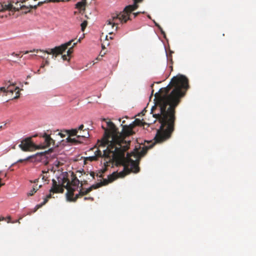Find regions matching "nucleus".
<instances>
[{"label":"nucleus","mask_w":256,"mask_h":256,"mask_svg":"<svg viewBox=\"0 0 256 256\" xmlns=\"http://www.w3.org/2000/svg\"><path fill=\"white\" fill-rule=\"evenodd\" d=\"M80 39H78L76 42H75V40H72L69 42L65 43L64 44H62L58 46H56L54 48H48L44 52L45 53L48 54H52V58H56L58 54H62L68 48V46L72 45V46L71 48H70L67 51V56H70L73 52V48L76 46L78 42H80Z\"/></svg>","instance_id":"423d86ee"},{"label":"nucleus","mask_w":256,"mask_h":256,"mask_svg":"<svg viewBox=\"0 0 256 256\" xmlns=\"http://www.w3.org/2000/svg\"><path fill=\"white\" fill-rule=\"evenodd\" d=\"M104 135H105V133L104 134ZM104 136L103 138L101 140L100 144V146H106V150H103V152H104L103 154L102 155V152L101 150H97L95 152H94L95 155L98 158L103 157V158H104L103 162H104V159H105V156H104V151L107 150H108V144H106L104 142L103 140H104Z\"/></svg>","instance_id":"9d476101"},{"label":"nucleus","mask_w":256,"mask_h":256,"mask_svg":"<svg viewBox=\"0 0 256 256\" xmlns=\"http://www.w3.org/2000/svg\"><path fill=\"white\" fill-rule=\"evenodd\" d=\"M84 126L83 124H81L79 126L78 128H77L78 130V132L80 131V132H82V130H84Z\"/></svg>","instance_id":"b1692460"},{"label":"nucleus","mask_w":256,"mask_h":256,"mask_svg":"<svg viewBox=\"0 0 256 256\" xmlns=\"http://www.w3.org/2000/svg\"><path fill=\"white\" fill-rule=\"evenodd\" d=\"M66 186H70V182L67 178L64 177L62 180V184H57L54 179L52 180V186L50 189V192L52 193H62Z\"/></svg>","instance_id":"0eeeda50"},{"label":"nucleus","mask_w":256,"mask_h":256,"mask_svg":"<svg viewBox=\"0 0 256 256\" xmlns=\"http://www.w3.org/2000/svg\"><path fill=\"white\" fill-rule=\"evenodd\" d=\"M42 137L44 138V142L42 144L36 146L32 142L31 138H28L22 140L19 144V147L24 152H28L34 149L45 148L51 145L54 146V140L49 134L44 133Z\"/></svg>","instance_id":"39448f33"},{"label":"nucleus","mask_w":256,"mask_h":256,"mask_svg":"<svg viewBox=\"0 0 256 256\" xmlns=\"http://www.w3.org/2000/svg\"><path fill=\"white\" fill-rule=\"evenodd\" d=\"M38 206V208H36V210H35V211H36V210H37L38 208H38V206Z\"/></svg>","instance_id":"79ce46f5"},{"label":"nucleus","mask_w":256,"mask_h":256,"mask_svg":"<svg viewBox=\"0 0 256 256\" xmlns=\"http://www.w3.org/2000/svg\"><path fill=\"white\" fill-rule=\"evenodd\" d=\"M88 158L90 161H96L98 160V158L96 156L94 155V156H89Z\"/></svg>","instance_id":"4be33fe9"},{"label":"nucleus","mask_w":256,"mask_h":256,"mask_svg":"<svg viewBox=\"0 0 256 256\" xmlns=\"http://www.w3.org/2000/svg\"><path fill=\"white\" fill-rule=\"evenodd\" d=\"M154 109H156V108H155V107H154H154H152V112H153V111H154Z\"/></svg>","instance_id":"4c0bfd02"},{"label":"nucleus","mask_w":256,"mask_h":256,"mask_svg":"<svg viewBox=\"0 0 256 256\" xmlns=\"http://www.w3.org/2000/svg\"><path fill=\"white\" fill-rule=\"evenodd\" d=\"M12 55L14 56H16V57L20 56V54H16V53H15L14 52L12 54Z\"/></svg>","instance_id":"c756f323"},{"label":"nucleus","mask_w":256,"mask_h":256,"mask_svg":"<svg viewBox=\"0 0 256 256\" xmlns=\"http://www.w3.org/2000/svg\"><path fill=\"white\" fill-rule=\"evenodd\" d=\"M88 24V22L86 20H84V22H83L82 24H81V28H82V31H84V29L86 28V26Z\"/></svg>","instance_id":"aec40b11"},{"label":"nucleus","mask_w":256,"mask_h":256,"mask_svg":"<svg viewBox=\"0 0 256 256\" xmlns=\"http://www.w3.org/2000/svg\"><path fill=\"white\" fill-rule=\"evenodd\" d=\"M38 182V179H36V180H34V183H36V182Z\"/></svg>","instance_id":"58836bf2"},{"label":"nucleus","mask_w":256,"mask_h":256,"mask_svg":"<svg viewBox=\"0 0 256 256\" xmlns=\"http://www.w3.org/2000/svg\"><path fill=\"white\" fill-rule=\"evenodd\" d=\"M42 180H46V178H45L44 176H42Z\"/></svg>","instance_id":"ea45409f"},{"label":"nucleus","mask_w":256,"mask_h":256,"mask_svg":"<svg viewBox=\"0 0 256 256\" xmlns=\"http://www.w3.org/2000/svg\"><path fill=\"white\" fill-rule=\"evenodd\" d=\"M86 192H88V194L92 190L90 186V188H86Z\"/></svg>","instance_id":"bb28decb"},{"label":"nucleus","mask_w":256,"mask_h":256,"mask_svg":"<svg viewBox=\"0 0 256 256\" xmlns=\"http://www.w3.org/2000/svg\"><path fill=\"white\" fill-rule=\"evenodd\" d=\"M16 6H14L12 5L13 8H12L11 10H9V11L13 12V11H18L20 9L26 10H28V8L26 6H24V5H22L21 4H20L19 2L16 3Z\"/></svg>","instance_id":"f8f14e48"},{"label":"nucleus","mask_w":256,"mask_h":256,"mask_svg":"<svg viewBox=\"0 0 256 256\" xmlns=\"http://www.w3.org/2000/svg\"><path fill=\"white\" fill-rule=\"evenodd\" d=\"M2 127H3V126H0V130H1L2 128Z\"/></svg>","instance_id":"a19ab883"},{"label":"nucleus","mask_w":256,"mask_h":256,"mask_svg":"<svg viewBox=\"0 0 256 256\" xmlns=\"http://www.w3.org/2000/svg\"><path fill=\"white\" fill-rule=\"evenodd\" d=\"M189 88L188 79L185 76L178 74L171 79L166 87L160 89L159 92L155 94L156 106L158 107L161 112V114L156 115L162 122L158 134L164 132V137L168 138L174 130L176 108Z\"/></svg>","instance_id":"f03ea898"},{"label":"nucleus","mask_w":256,"mask_h":256,"mask_svg":"<svg viewBox=\"0 0 256 256\" xmlns=\"http://www.w3.org/2000/svg\"><path fill=\"white\" fill-rule=\"evenodd\" d=\"M104 156H105L104 159V166L106 167L110 166H112V167L114 165L118 166H124L123 170L120 172H114L112 174L108 176V179H104L102 182L98 183L95 184H93L90 186L92 190L96 189L102 186L108 184L110 182H112L118 178H124L127 174L130 172H134V170L132 169V166H130L126 161L124 160V164H120L117 163L116 160H113L112 153L110 152V150H108V149L104 151Z\"/></svg>","instance_id":"7ed1b4c3"},{"label":"nucleus","mask_w":256,"mask_h":256,"mask_svg":"<svg viewBox=\"0 0 256 256\" xmlns=\"http://www.w3.org/2000/svg\"><path fill=\"white\" fill-rule=\"evenodd\" d=\"M143 0H134V4L128 5L124 8L122 12L119 14H113L112 18L106 21V26H110L114 28L116 27L115 30H116L119 22H126L128 20H131L130 16L132 12L136 10L138 6V3L142 2Z\"/></svg>","instance_id":"20e7f679"},{"label":"nucleus","mask_w":256,"mask_h":256,"mask_svg":"<svg viewBox=\"0 0 256 256\" xmlns=\"http://www.w3.org/2000/svg\"><path fill=\"white\" fill-rule=\"evenodd\" d=\"M4 219H5L4 218L2 217V218H0V221L4 220Z\"/></svg>","instance_id":"e433bc0d"},{"label":"nucleus","mask_w":256,"mask_h":256,"mask_svg":"<svg viewBox=\"0 0 256 256\" xmlns=\"http://www.w3.org/2000/svg\"><path fill=\"white\" fill-rule=\"evenodd\" d=\"M48 201V199L46 198H44V202H42V204L40 205H38V208H40L41 206L45 204Z\"/></svg>","instance_id":"5701e85b"},{"label":"nucleus","mask_w":256,"mask_h":256,"mask_svg":"<svg viewBox=\"0 0 256 256\" xmlns=\"http://www.w3.org/2000/svg\"><path fill=\"white\" fill-rule=\"evenodd\" d=\"M12 8V4H10L4 5L0 4V12H3L6 10H11Z\"/></svg>","instance_id":"dca6fc26"},{"label":"nucleus","mask_w":256,"mask_h":256,"mask_svg":"<svg viewBox=\"0 0 256 256\" xmlns=\"http://www.w3.org/2000/svg\"><path fill=\"white\" fill-rule=\"evenodd\" d=\"M49 64V61L48 60V58L46 60L45 63L44 64L42 65L40 68H43L45 66V65H48Z\"/></svg>","instance_id":"a878e982"},{"label":"nucleus","mask_w":256,"mask_h":256,"mask_svg":"<svg viewBox=\"0 0 256 256\" xmlns=\"http://www.w3.org/2000/svg\"><path fill=\"white\" fill-rule=\"evenodd\" d=\"M66 188L67 190L66 194L67 200L69 202H76L78 198V194H76L74 197V196L76 188H72L70 186H66Z\"/></svg>","instance_id":"1a4fd4ad"},{"label":"nucleus","mask_w":256,"mask_h":256,"mask_svg":"<svg viewBox=\"0 0 256 256\" xmlns=\"http://www.w3.org/2000/svg\"><path fill=\"white\" fill-rule=\"evenodd\" d=\"M90 176H92V178H94V172H91V173H90Z\"/></svg>","instance_id":"72a5a7b5"},{"label":"nucleus","mask_w":256,"mask_h":256,"mask_svg":"<svg viewBox=\"0 0 256 256\" xmlns=\"http://www.w3.org/2000/svg\"><path fill=\"white\" fill-rule=\"evenodd\" d=\"M90 136L88 132L87 129H84V130H82V132H78V138H88Z\"/></svg>","instance_id":"4468645a"},{"label":"nucleus","mask_w":256,"mask_h":256,"mask_svg":"<svg viewBox=\"0 0 256 256\" xmlns=\"http://www.w3.org/2000/svg\"><path fill=\"white\" fill-rule=\"evenodd\" d=\"M140 13V12H134L132 14V15L134 16V18H135L138 16V15Z\"/></svg>","instance_id":"c85d7f7f"},{"label":"nucleus","mask_w":256,"mask_h":256,"mask_svg":"<svg viewBox=\"0 0 256 256\" xmlns=\"http://www.w3.org/2000/svg\"><path fill=\"white\" fill-rule=\"evenodd\" d=\"M106 121L108 128L102 126V128L105 130V135L104 138V142L108 144V149L112 153L113 160H116V162L120 164H124V160L126 161L135 173L140 171L138 166L141 157L144 156L148 149L152 147L153 144L148 146H144L140 151L135 150V151L130 154H127L125 156V152L128 149L130 141L126 140L127 136H132L134 134L133 128L137 126H142L141 120L136 118L132 124L128 126H123V130L120 132L114 124L110 120Z\"/></svg>","instance_id":"f257e3e1"},{"label":"nucleus","mask_w":256,"mask_h":256,"mask_svg":"<svg viewBox=\"0 0 256 256\" xmlns=\"http://www.w3.org/2000/svg\"><path fill=\"white\" fill-rule=\"evenodd\" d=\"M58 135H60L61 136V138H64L66 136L62 132H58Z\"/></svg>","instance_id":"2f4dec72"},{"label":"nucleus","mask_w":256,"mask_h":256,"mask_svg":"<svg viewBox=\"0 0 256 256\" xmlns=\"http://www.w3.org/2000/svg\"><path fill=\"white\" fill-rule=\"evenodd\" d=\"M8 222H10V219H11L10 216H8Z\"/></svg>","instance_id":"c9c22d12"},{"label":"nucleus","mask_w":256,"mask_h":256,"mask_svg":"<svg viewBox=\"0 0 256 256\" xmlns=\"http://www.w3.org/2000/svg\"><path fill=\"white\" fill-rule=\"evenodd\" d=\"M156 26H157L160 30H161V32L162 33H164V32L162 31V29H161V28L160 27V26L156 23Z\"/></svg>","instance_id":"473e14b6"},{"label":"nucleus","mask_w":256,"mask_h":256,"mask_svg":"<svg viewBox=\"0 0 256 256\" xmlns=\"http://www.w3.org/2000/svg\"><path fill=\"white\" fill-rule=\"evenodd\" d=\"M156 114H161V112H160V113L153 114V116L154 118H155L156 120H158V122H159L160 124V128L157 130L156 134V136H155V137L154 138V143H153V144H154L155 143H161V142H165V141L167 140H168L169 138H170V137L172 136V133L174 131V130L170 133V137H168V138L164 137V136H165V132H162V134L160 133V134H158L159 132L161 130L162 122H160L159 118H158L156 116H155V115H156Z\"/></svg>","instance_id":"6e6552de"},{"label":"nucleus","mask_w":256,"mask_h":256,"mask_svg":"<svg viewBox=\"0 0 256 256\" xmlns=\"http://www.w3.org/2000/svg\"><path fill=\"white\" fill-rule=\"evenodd\" d=\"M46 50H38V49H33L32 50H26V51H24V52H22L24 54H28L30 52H38L40 51V52H44V51Z\"/></svg>","instance_id":"f3484780"},{"label":"nucleus","mask_w":256,"mask_h":256,"mask_svg":"<svg viewBox=\"0 0 256 256\" xmlns=\"http://www.w3.org/2000/svg\"><path fill=\"white\" fill-rule=\"evenodd\" d=\"M102 174H100L99 177H102Z\"/></svg>","instance_id":"37998d69"},{"label":"nucleus","mask_w":256,"mask_h":256,"mask_svg":"<svg viewBox=\"0 0 256 256\" xmlns=\"http://www.w3.org/2000/svg\"><path fill=\"white\" fill-rule=\"evenodd\" d=\"M84 200H90L91 201H93L94 200V198H92V197H84Z\"/></svg>","instance_id":"393cba45"},{"label":"nucleus","mask_w":256,"mask_h":256,"mask_svg":"<svg viewBox=\"0 0 256 256\" xmlns=\"http://www.w3.org/2000/svg\"><path fill=\"white\" fill-rule=\"evenodd\" d=\"M38 190V188H32V190H30V192L28 194V196H33V195H34V194L36 192V191Z\"/></svg>","instance_id":"412c9836"},{"label":"nucleus","mask_w":256,"mask_h":256,"mask_svg":"<svg viewBox=\"0 0 256 256\" xmlns=\"http://www.w3.org/2000/svg\"><path fill=\"white\" fill-rule=\"evenodd\" d=\"M74 186V188H76V187L78 186L79 184H80V180H78V178H76V176L73 174V178L72 179V180L71 182H70V184Z\"/></svg>","instance_id":"2eb2a0df"},{"label":"nucleus","mask_w":256,"mask_h":256,"mask_svg":"<svg viewBox=\"0 0 256 256\" xmlns=\"http://www.w3.org/2000/svg\"><path fill=\"white\" fill-rule=\"evenodd\" d=\"M34 157H35L34 155L30 156L27 157L26 158L24 159H20V160H18L16 162H27V161L29 160H30L31 158H34Z\"/></svg>","instance_id":"a211bd4d"},{"label":"nucleus","mask_w":256,"mask_h":256,"mask_svg":"<svg viewBox=\"0 0 256 256\" xmlns=\"http://www.w3.org/2000/svg\"><path fill=\"white\" fill-rule=\"evenodd\" d=\"M124 123H125V120H123V121L122 122V124H121V126H122V128H123V126H124V125H123V124H124ZM122 130H123V129Z\"/></svg>","instance_id":"f704fd0d"},{"label":"nucleus","mask_w":256,"mask_h":256,"mask_svg":"<svg viewBox=\"0 0 256 256\" xmlns=\"http://www.w3.org/2000/svg\"><path fill=\"white\" fill-rule=\"evenodd\" d=\"M87 194H88V193L86 192V190H84V188H82L80 190L79 193L78 194V198L83 196H85Z\"/></svg>","instance_id":"6ab92c4d"},{"label":"nucleus","mask_w":256,"mask_h":256,"mask_svg":"<svg viewBox=\"0 0 256 256\" xmlns=\"http://www.w3.org/2000/svg\"><path fill=\"white\" fill-rule=\"evenodd\" d=\"M86 4V0H82V2H78L76 4V8L80 10H84Z\"/></svg>","instance_id":"ddd939ff"},{"label":"nucleus","mask_w":256,"mask_h":256,"mask_svg":"<svg viewBox=\"0 0 256 256\" xmlns=\"http://www.w3.org/2000/svg\"><path fill=\"white\" fill-rule=\"evenodd\" d=\"M68 56H67V55L64 54V55L62 56V58L64 60H68V58H67Z\"/></svg>","instance_id":"cd10ccee"},{"label":"nucleus","mask_w":256,"mask_h":256,"mask_svg":"<svg viewBox=\"0 0 256 256\" xmlns=\"http://www.w3.org/2000/svg\"><path fill=\"white\" fill-rule=\"evenodd\" d=\"M50 192V194H48V195H47V196L46 197V198H48V200L49 198H50L52 197V194H51L52 192Z\"/></svg>","instance_id":"7c9ffc66"},{"label":"nucleus","mask_w":256,"mask_h":256,"mask_svg":"<svg viewBox=\"0 0 256 256\" xmlns=\"http://www.w3.org/2000/svg\"><path fill=\"white\" fill-rule=\"evenodd\" d=\"M66 132L69 134V136L66 138L67 141L68 142H76V140L74 138H72L70 136H76L78 134V132L77 128L72 129L71 130H67Z\"/></svg>","instance_id":"9b49d317"}]
</instances>
